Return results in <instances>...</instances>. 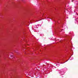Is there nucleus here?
Instances as JSON below:
<instances>
[{
  "label": "nucleus",
  "mask_w": 78,
  "mask_h": 78,
  "mask_svg": "<svg viewBox=\"0 0 78 78\" xmlns=\"http://www.w3.org/2000/svg\"><path fill=\"white\" fill-rule=\"evenodd\" d=\"M10 56H11V57H12V56H12V55H10Z\"/></svg>",
  "instance_id": "obj_1"
},
{
  "label": "nucleus",
  "mask_w": 78,
  "mask_h": 78,
  "mask_svg": "<svg viewBox=\"0 0 78 78\" xmlns=\"http://www.w3.org/2000/svg\"><path fill=\"white\" fill-rule=\"evenodd\" d=\"M64 63H62V64H64Z\"/></svg>",
  "instance_id": "obj_2"
},
{
  "label": "nucleus",
  "mask_w": 78,
  "mask_h": 78,
  "mask_svg": "<svg viewBox=\"0 0 78 78\" xmlns=\"http://www.w3.org/2000/svg\"><path fill=\"white\" fill-rule=\"evenodd\" d=\"M67 61H66V62H67Z\"/></svg>",
  "instance_id": "obj_3"
}]
</instances>
